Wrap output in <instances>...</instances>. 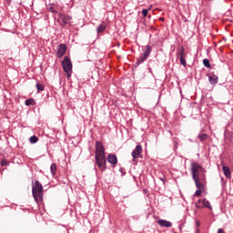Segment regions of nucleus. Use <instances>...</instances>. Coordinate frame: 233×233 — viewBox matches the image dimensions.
I'll list each match as a JSON object with an SVG mask.
<instances>
[{"label":"nucleus","mask_w":233,"mask_h":233,"mask_svg":"<svg viewBox=\"0 0 233 233\" xmlns=\"http://www.w3.org/2000/svg\"><path fill=\"white\" fill-rule=\"evenodd\" d=\"M95 161L101 172L106 170V154L105 153L103 143L99 141L96 142Z\"/></svg>","instance_id":"obj_1"},{"label":"nucleus","mask_w":233,"mask_h":233,"mask_svg":"<svg viewBox=\"0 0 233 233\" xmlns=\"http://www.w3.org/2000/svg\"><path fill=\"white\" fill-rule=\"evenodd\" d=\"M32 195L35 203L39 204V201H43V185L38 180H35L32 187Z\"/></svg>","instance_id":"obj_2"},{"label":"nucleus","mask_w":233,"mask_h":233,"mask_svg":"<svg viewBox=\"0 0 233 233\" xmlns=\"http://www.w3.org/2000/svg\"><path fill=\"white\" fill-rule=\"evenodd\" d=\"M143 54L139 56V57L137 59L136 65L137 66H139V65L145 63L150 57V54H152V46H142Z\"/></svg>","instance_id":"obj_3"},{"label":"nucleus","mask_w":233,"mask_h":233,"mask_svg":"<svg viewBox=\"0 0 233 233\" xmlns=\"http://www.w3.org/2000/svg\"><path fill=\"white\" fill-rule=\"evenodd\" d=\"M203 172H205V169L203 168V167H201V165L196 162H193L191 164L192 177H199V174H203Z\"/></svg>","instance_id":"obj_4"},{"label":"nucleus","mask_w":233,"mask_h":233,"mask_svg":"<svg viewBox=\"0 0 233 233\" xmlns=\"http://www.w3.org/2000/svg\"><path fill=\"white\" fill-rule=\"evenodd\" d=\"M62 66L66 74H68V72H72V61L68 56L64 57L62 61Z\"/></svg>","instance_id":"obj_5"},{"label":"nucleus","mask_w":233,"mask_h":233,"mask_svg":"<svg viewBox=\"0 0 233 233\" xmlns=\"http://www.w3.org/2000/svg\"><path fill=\"white\" fill-rule=\"evenodd\" d=\"M142 152H143V147L141 145H137L132 152L133 161H136V159H137L139 156H141Z\"/></svg>","instance_id":"obj_6"},{"label":"nucleus","mask_w":233,"mask_h":233,"mask_svg":"<svg viewBox=\"0 0 233 233\" xmlns=\"http://www.w3.org/2000/svg\"><path fill=\"white\" fill-rule=\"evenodd\" d=\"M201 203L203 204V206L199 205ZM203 207H206V208H209L210 210H212V206L207 198H203L202 200L198 199L197 203V208H203Z\"/></svg>","instance_id":"obj_7"},{"label":"nucleus","mask_w":233,"mask_h":233,"mask_svg":"<svg viewBox=\"0 0 233 233\" xmlns=\"http://www.w3.org/2000/svg\"><path fill=\"white\" fill-rule=\"evenodd\" d=\"M66 54V45L65 44H60L57 48L56 56L61 59L63 56Z\"/></svg>","instance_id":"obj_8"},{"label":"nucleus","mask_w":233,"mask_h":233,"mask_svg":"<svg viewBox=\"0 0 233 233\" xmlns=\"http://www.w3.org/2000/svg\"><path fill=\"white\" fill-rule=\"evenodd\" d=\"M58 15H59V19L62 20V23H63L62 26H66V25H68L70 23V21H72V16H70V15H66L61 13H59Z\"/></svg>","instance_id":"obj_9"},{"label":"nucleus","mask_w":233,"mask_h":233,"mask_svg":"<svg viewBox=\"0 0 233 233\" xmlns=\"http://www.w3.org/2000/svg\"><path fill=\"white\" fill-rule=\"evenodd\" d=\"M107 161L108 163H110V165L116 167L117 165V156H116L115 154H109L107 156Z\"/></svg>","instance_id":"obj_10"},{"label":"nucleus","mask_w":233,"mask_h":233,"mask_svg":"<svg viewBox=\"0 0 233 233\" xmlns=\"http://www.w3.org/2000/svg\"><path fill=\"white\" fill-rule=\"evenodd\" d=\"M157 224L159 225V227H164L165 228H170V227H172V222L165 219L157 220Z\"/></svg>","instance_id":"obj_11"},{"label":"nucleus","mask_w":233,"mask_h":233,"mask_svg":"<svg viewBox=\"0 0 233 233\" xmlns=\"http://www.w3.org/2000/svg\"><path fill=\"white\" fill-rule=\"evenodd\" d=\"M222 170L224 172V176H226L228 179H230L232 177V173L230 172V168L228 167L222 165Z\"/></svg>","instance_id":"obj_12"},{"label":"nucleus","mask_w":233,"mask_h":233,"mask_svg":"<svg viewBox=\"0 0 233 233\" xmlns=\"http://www.w3.org/2000/svg\"><path fill=\"white\" fill-rule=\"evenodd\" d=\"M208 81L210 85H218L219 77H218L216 75H213L212 76H208Z\"/></svg>","instance_id":"obj_13"},{"label":"nucleus","mask_w":233,"mask_h":233,"mask_svg":"<svg viewBox=\"0 0 233 233\" xmlns=\"http://www.w3.org/2000/svg\"><path fill=\"white\" fill-rule=\"evenodd\" d=\"M193 179L195 181V185H196L198 190H203L204 186H203V183H201L199 181V177H193Z\"/></svg>","instance_id":"obj_14"},{"label":"nucleus","mask_w":233,"mask_h":233,"mask_svg":"<svg viewBox=\"0 0 233 233\" xmlns=\"http://www.w3.org/2000/svg\"><path fill=\"white\" fill-rule=\"evenodd\" d=\"M106 30V25L101 24L96 27L97 34H103Z\"/></svg>","instance_id":"obj_15"},{"label":"nucleus","mask_w":233,"mask_h":233,"mask_svg":"<svg viewBox=\"0 0 233 233\" xmlns=\"http://www.w3.org/2000/svg\"><path fill=\"white\" fill-rule=\"evenodd\" d=\"M50 172L52 174V176H56V172H57V166L56 164H51L50 166Z\"/></svg>","instance_id":"obj_16"},{"label":"nucleus","mask_w":233,"mask_h":233,"mask_svg":"<svg viewBox=\"0 0 233 233\" xmlns=\"http://www.w3.org/2000/svg\"><path fill=\"white\" fill-rule=\"evenodd\" d=\"M198 137L201 142L207 141V139H208V136L207 134H199Z\"/></svg>","instance_id":"obj_17"},{"label":"nucleus","mask_w":233,"mask_h":233,"mask_svg":"<svg viewBox=\"0 0 233 233\" xmlns=\"http://www.w3.org/2000/svg\"><path fill=\"white\" fill-rule=\"evenodd\" d=\"M36 90L37 92H44L45 91V85L36 83Z\"/></svg>","instance_id":"obj_18"},{"label":"nucleus","mask_w":233,"mask_h":233,"mask_svg":"<svg viewBox=\"0 0 233 233\" xmlns=\"http://www.w3.org/2000/svg\"><path fill=\"white\" fill-rule=\"evenodd\" d=\"M32 105H35V100H34V98H29V99L25 100L26 106H30Z\"/></svg>","instance_id":"obj_19"},{"label":"nucleus","mask_w":233,"mask_h":233,"mask_svg":"<svg viewBox=\"0 0 233 233\" xmlns=\"http://www.w3.org/2000/svg\"><path fill=\"white\" fill-rule=\"evenodd\" d=\"M178 57L181 58V57H186V55H185V47H181L179 50H178Z\"/></svg>","instance_id":"obj_20"},{"label":"nucleus","mask_w":233,"mask_h":233,"mask_svg":"<svg viewBox=\"0 0 233 233\" xmlns=\"http://www.w3.org/2000/svg\"><path fill=\"white\" fill-rule=\"evenodd\" d=\"M203 65L206 66V68H210V61L208 58L203 60Z\"/></svg>","instance_id":"obj_21"},{"label":"nucleus","mask_w":233,"mask_h":233,"mask_svg":"<svg viewBox=\"0 0 233 233\" xmlns=\"http://www.w3.org/2000/svg\"><path fill=\"white\" fill-rule=\"evenodd\" d=\"M29 141L30 143H37V141H39V138L35 136H32L30 138H29Z\"/></svg>","instance_id":"obj_22"},{"label":"nucleus","mask_w":233,"mask_h":233,"mask_svg":"<svg viewBox=\"0 0 233 233\" xmlns=\"http://www.w3.org/2000/svg\"><path fill=\"white\" fill-rule=\"evenodd\" d=\"M48 12H51V14H57V11L56 10V8L54 6H49L47 8Z\"/></svg>","instance_id":"obj_23"},{"label":"nucleus","mask_w":233,"mask_h":233,"mask_svg":"<svg viewBox=\"0 0 233 233\" xmlns=\"http://www.w3.org/2000/svg\"><path fill=\"white\" fill-rule=\"evenodd\" d=\"M179 61H180V65H182V66H187V60H185V57H180Z\"/></svg>","instance_id":"obj_24"},{"label":"nucleus","mask_w":233,"mask_h":233,"mask_svg":"<svg viewBox=\"0 0 233 233\" xmlns=\"http://www.w3.org/2000/svg\"><path fill=\"white\" fill-rule=\"evenodd\" d=\"M142 15H143L144 17H147V15H148V10H147V9H143V10H142Z\"/></svg>","instance_id":"obj_25"},{"label":"nucleus","mask_w":233,"mask_h":233,"mask_svg":"<svg viewBox=\"0 0 233 233\" xmlns=\"http://www.w3.org/2000/svg\"><path fill=\"white\" fill-rule=\"evenodd\" d=\"M6 165H8V162L6 161V159H2V161H1V166L2 167H6Z\"/></svg>","instance_id":"obj_26"},{"label":"nucleus","mask_w":233,"mask_h":233,"mask_svg":"<svg viewBox=\"0 0 233 233\" xmlns=\"http://www.w3.org/2000/svg\"><path fill=\"white\" fill-rule=\"evenodd\" d=\"M201 190L202 189H198L196 192H195V197H199V196H201Z\"/></svg>","instance_id":"obj_27"},{"label":"nucleus","mask_w":233,"mask_h":233,"mask_svg":"<svg viewBox=\"0 0 233 233\" xmlns=\"http://www.w3.org/2000/svg\"><path fill=\"white\" fill-rule=\"evenodd\" d=\"M160 181H163V183H165V181H167V177H160Z\"/></svg>","instance_id":"obj_28"},{"label":"nucleus","mask_w":233,"mask_h":233,"mask_svg":"<svg viewBox=\"0 0 233 233\" xmlns=\"http://www.w3.org/2000/svg\"><path fill=\"white\" fill-rule=\"evenodd\" d=\"M67 74V77H71L70 72L66 73Z\"/></svg>","instance_id":"obj_29"},{"label":"nucleus","mask_w":233,"mask_h":233,"mask_svg":"<svg viewBox=\"0 0 233 233\" xmlns=\"http://www.w3.org/2000/svg\"><path fill=\"white\" fill-rule=\"evenodd\" d=\"M197 225H198V227H199V222L198 221H197Z\"/></svg>","instance_id":"obj_30"}]
</instances>
